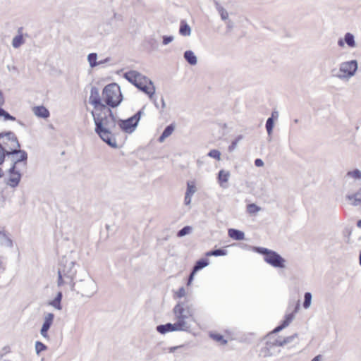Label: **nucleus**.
<instances>
[{"label": "nucleus", "mask_w": 361, "mask_h": 361, "mask_svg": "<svg viewBox=\"0 0 361 361\" xmlns=\"http://www.w3.org/2000/svg\"><path fill=\"white\" fill-rule=\"evenodd\" d=\"M93 116L95 133L108 145L117 148L118 145L113 132L116 128L117 118L113 114L111 109L102 105V109L91 112Z\"/></svg>", "instance_id": "1"}, {"label": "nucleus", "mask_w": 361, "mask_h": 361, "mask_svg": "<svg viewBox=\"0 0 361 361\" xmlns=\"http://www.w3.org/2000/svg\"><path fill=\"white\" fill-rule=\"evenodd\" d=\"M79 267L80 265L75 262L66 257H63L59 262L58 267V286L68 284L71 286V290H75V283L73 280L77 273V269Z\"/></svg>", "instance_id": "2"}, {"label": "nucleus", "mask_w": 361, "mask_h": 361, "mask_svg": "<svg viewBox=\"0 0 361 361\" xmlns=\"http://www.w3.org/2000/svg\"><path fill=\"white\" fill-rule=\"evenodd\" d=\"M294 318V312L286 314L285 319L282 322L281 324L276 326L270 334L267 335L269 340L266 342L265 345L260 349V356H262L263 357H268L280 353V350H276V347L271 342V338L274 334L279 333L286 327L288 326Z\"/></svg>", "instance_id": "3"}, {"label": "nucleus", "mask_w": 361, "mask_h": 361, "mask_svg": "<svg viewBox=\"0 0 361 361\" xmlns=\"http://www.w3.org/2000/svg\"><path fill=\"white\" fill-rule=\"evenodd\" d=\"M75 283V291L82 297L91 298L97 292V283L87 272L84 273L82 279Z\"/></svg>", "instance_id": "4"}, {"label": "nucleus", "mask_w": 361, "mask_h": 361, "mask_svg": "<svg viewBox=\"0 0 361 361\" xmlns=\"http://www.w3.org/2000/svg\"><path fill=\"white\" fill-rule=\"evenodd\" d=\"M102 98L106 106L117 107L123 100L120 87L116 83L106 85L102 91Z\"/></svg>", "instance_id": "5"}, {"label": "nucleus", "mask_w": 361, "mask_h": 361, "mask_svg": "<svg viewBox=\"0 0 361 361\" xmlns=\"http://www.w3.org/2000/svg\"><path fill=\"white\" fill-rule=\"evenodd\" d=\"M358 68V63L356 60L342 62L339 65V69L336 73V69L331 71L332 76L337 78L343 81H348L350 78L353 77Z\"/></svg>", "instance_id": "6"}, {"label": "nucleus", "mask_w": 361, "mask_h": 361, "mask_svg": "<svg viewBox=\"0 0 361 361\" xmlns=\"http://www.w3.org/2000/svg\"><path fill=\"white\" fill-rule=\"evenodd\" d=\"M254 250L264 255V261L276 268H284L286 260L279 253L262 247H255Z\"/></svg>", "instance_id": "7"}, {"label": "nucleus", "mask_w": 361, "mask_h": 361, "mask_svg": "<svg viewBox=\"0 0 361 361\" xmlns=\"http://www.w3.org/2000/svg\"><path fill=\"white\" fill-rule=\"evenodd\" d=\"M20 145L15 133L11 131L0 133V148L8 154L9 152H16L17 148H20Z\"/></svg>", "instance_id": "8"}, {"label": "nucleus", "mask_w": 361, "mask_h": 361, "mask_svg": "<svg viewBox=\"0 0 361 361\" xmlns=\"http://www.w3.org/2000/svg\"><path fill=\"white\" fill-rule=\"evenodd\" d=\"M145 108V106L139 110L135 115L126 120L117 118V124L119 128L125 133H133L135 130L141 116L144 114Z\"/></svg>", "instance_id": "9"}, {"label": "nucleus", "mask_w": 361, "mask_h": 361, "mask_svg": "<svg viewBox=\"0 0 361 361\" xmlns=\"http://www.w3.org/2000/svg\"><path fill=\"white\" fill-rule=\"evenodd\" d=\"M176 319L188 322V319L192 317L193 310L192 306L186 302H178L173 309Z\"/></svg>", "instance_id": "10"}, {"label": "nucleus", "mask_w": 361, "mask_h": 361, "mask_svg": "<svg viewBox=\"0 0 361 361\" xmlns=\"http://www.w3.org/2000/svg\"><path fill=\"white\" fill-rule=\"evenodd\" d=\"M16 152L12 150L6 154V156L11 157V171L17 169L18 166L21 164L25 168L27 166V153L25 150L20 149V148H17Z\"/></svg>", "instance_id": "11"}, {"label": "nucleus", "mask_w": 361, "mask_h": 361, "mask_svg": "<svg viewBox=\"0 0 361 361\" xmlns=\"http://www.w3.org/2000/svg\"><path fill=\"white\" fill-rule=\"evenodd\" d=\"M89 102L94 106L96 111L102 109V106L104 105L102 103L99 89L94 86L91 87Z\"/></svg>", "instance_id": "12"}, {"label": "nucleus", "mask_w": 361, "mask_h": 361, "mask_svg": "<svg viewBox=\"0 0 361 361\" xmlns=\"http://www.w3.org/2000/svg\"><path fill=\"white\" fill-rule=\"evenodd\" d=\"M54 314L53 313H47L44 316V322L40 330V334L44 338H48V331L53 324Z\"/></svg>", "instance_id": "13"}, {"label": "nucleus", "mask_w": 361, "mask_h": 361, "mask_svg": "<svg viewBox=\"0 0 361 361\" xmlns=\"http://www.w3.org/2000/svg\"><path fill=\"white\" fill-rule=\"evenodd\" d=\"M8 173L10 174L9 178L6 181V184L11 188H16L18 185L20 178L21 174L19 171L14 169L11 171V167L8 170Z\"/></svg>", "instance_id": "14"}, {"label": "nucleus", "mask_w": 361, "mask_h": 361, "mask_svg": "<svg viewBox=\"0 0 361 361\" xmlns=\"http://www.w3.org/2000/svg\"><path fill=\"white\" fill-rule=\"evenodd\" d=\"M124 78L135 86L139 80H145V76L136 71H130L124 73Z\"/></svg>", "instance_id": "15"}, {"label": "nucleus", "mask_w": 361, "mask_h": 361, "mask_svg": "<svg viewBox=\"0 0 361 361\" xmlns=\"http://www.w3.org/2000/svg\"><path fill=\"white\" fill-rule=\"evenodd\" d=\"M171 331H189L191 327L188 322H183L176 319L174 324H171Z\"/></svg>", "instance_id": "16"}, {"label": "nucleus", "mask_w": 361, "mask_h": 361, "mask_svg": "<svg viewBox=\"0 0 361 361\" xmlns=\"http://www.w3.org/2000/svg\"><path fill=\"white\" fill-rule=\"evenodd\" d=\"M346 199L351 201L353 206H358L361 204V187L355 193L347 195Z\"/></svg>", "instance_id": "17"}, {"label": "nucleus", "mask_w": 361, "mask_h": 361, "mask_svg": "<svg viewBox=\"0 0 361 361\" xmlns=\"http://www.w3.org/2000/svg\"><path fill=\"white\" fill-rule=\"evenodd\" d=\"M23 27H20L18 30V35L15 36L12 40V46L15 49L19 48L25 43L23 36L22 35Z\"/></svg>", "instance_id": "18"}, {"label": "nucleus", "mask_w": 361, "mask_h": 361, "mask_svg": "<svg viewBox=\"0 0 361 361\" xmlns=\"http://www.w3.org/2000/svg\"><path fill=\"white\" fill-rule=\"evenodd\" d=\"M97 54L96 53L89 54L87 56V61L90 63V67L94 68L99 64L104 63L109 61V58L105 59L104 61H97Z\"/></svg>", "instance_id": "19"}, {"label": "nucleus", "mask_w": 361, "mask_h": 361, "mask_svg": "<svg viewBox=\"0 0 361 361\" xmlns=\"http://www.w3.org/2000/svg\"><path fill=\"white\" fill-rule=\"evenodd\" d=\"M34 114L42 118H47L49 116V111L44 106H38L33 108Z\"/></svg>", "instance_id": "20"}, {"label": "nucleus", "mask_w": 361, "mask_h": 361, "mask_svg": "<svg viewBox=\"0 0 361 361\" xmlns=\"http://www.w3.org/2000/svg\"><path fill=\"white\" fill-rule=\"evenodd\" d=\"M228 234L230 238L236 240H242L245 238V233L238 229L229 228Z\"/></svg>", "instance_id": "21"}, {"label": "nucleus", "mask_w": 361, "mask_h": 361, "mask_svg": "<svg viewBox=\"0 0 361 361\" xmlns=\"http://www.w3.org/2000/svg\"><path fill=\"white\" fill-rule=\"evenodd\" d=\"M185 60L191 66H195L197 63V59L194 52L191 50H187L183 54Z\"/></svg>", "instance_id": "22"}, {"label": "nucleus", "mask_w": 361, "mask_h": 361, "mask_svg": "<svg viewBox=\"0 0 361 361\" xmlns=\"http://www.w3.org/2000/svg\"><path fill=\"white\" fill-rule=\"evenodd\" d=\"M174 129H175V126L173 124H170V125L167 126L165 128V129L164 130V131L161 133V135H160V137H159V139H158L159 142H163L166 140V138L169 137L173 133V132L174 131Z\"/></svg>", "instance_id": "23"}, {"label": "nucleus", "mask_w": 361, "mask_h": 361, "mask_svg": "<svg viewBox=\"0 0 361 361\" xmlns=\"http://www.w3.org/2000/svg\"><path fill=\"white\" fill-rule=\"evenodd\" d=\"M179 33L182 36H190L191 35V27L185 21L181 20L180 23Z\"/></svg>", "instance_id": "24"}, {"label": "nucleus", "mask_w": 361, "mask_h": 361, "mask_svg": "<svg viewBox=\"0 0 361 361\" xmlns=\"http://www.w3.org/2000/svg\"><path fill=\"white\" fill-rule=\"evenodd\" d=\"M0 245L6 247H12L13 246L11 239L2 231H0Z\"/></svg>", "instance_id": "25"}, {"label": "nucleus", "mask_w": 361, "mask_h": 361, "mask_svg": "<svg viewBox=\"0 0 361 361\" xmlns=\"http://www.w3.org/2000/svg\"><path fill=\"white\" fill-rule=\"evenodd\" d=\"M140 90L147 94L151 100L153 99V95L155 92V87L153 84L152 86H150L149 83H146L142 86Z\"/></svg>", "instance_id": "26"}, {"label": "nucleus", "mask_w": 361, "mask_h": 361, "mask_svg": "<svg viewBox=\"0 0 361 361\" xmlns=\"http://www.w3.org/2000/svg\"><path fill=\"white\" fill-rule=\"evenodd\" d=\"M209 264V261L206 258H202L199 260H197L194 265L192 269L194 270V272H197L203 268L206 267Z\"/></svg>", "instance_id": "27"}, {"label": "nucleus", "mask_w": 361, "mask_h": 361, "mask_svg": "<svg viewBox=\"0 0 361 361\" xmlns=\"http://www.w3.org/2000/svg\"><path fill=\"white\" fill-rule=\"evenodd\" d=\"M230 177V172L225 170H221L219 171L218 173V180L221 185V186L223 187L224 183H227L228 180V178Z\"/></svg>", "instance_id": "28"}, {"label": "nucleus", "mask_w": 361, "mask_h": 361, "mask_svg": "<svg viewBox=\"0 0 361 361\" xmlns=\"http://www.w3.org/2000/svg\"><path fill=\"white\" fill-rule=\"evenodd\" d=\"M215 6L221 20L224 21L228 20V13L227 11L217 2L215 3Z\"/></svg>", "instance_id": "29"}, {"label": "nucleus", "mask_w": 361, "mask_h": 361, "mask_svg": "<svg viewBox=\"0 0 361 361\" xmlns=\"http://www.w3.org/2000/svg\"><path fill=\"white\" fill-rule=\"evenodd\" d=\"M345 43L350 48L356 47L354 35L350 32H347L344 36Z\"/></svg>", "instance_id": "30"}, {"label": "nucleus", "mask_w": 361, "mask_h": 361, "mask_svg": "<svg viewBox=\"0 0 361 361\" xmlns=\"http://www.w3.org/2000/svg\"><path fill=\"white\" fill-rule=\"evenodd\" d=\"M227 255V250L224 248H219L216 250H212L206 253V256L210 257V256H225Z\"/></svg>", "instance_id": "31"}, {"label": "nucleus", "mask_w": 361, "mask_h": 361, "mask_svg": "<svg viewBox=\"0 0 361 361\" xmlns=\"http://www.w3.org/2000/svg\"><path fill=\"white\" fill-rule=\"evenodd\" d=\"M345 178H353L355 180H361V171L355 169L353 171H349L345 174Z\"/></svg>", "instance_id": "32"}, {"label": "nucleus", "mask_w": 361, "mask_h": 361, "mask_svg": "<svg viewBox=\"0 0 361 361\" xmlns=\"http://www.w3.org/2000/svg\"><path fill=\"white\" fill-rule=\"evenodd\" d=\"M171 323H167L166 324H160L157 326V331L161 334H165L171 331Z\"/></svg>", "instance_id": "33"}, {"label": "nucleus", "mask_w": 361, "mask_h": 361, "mask_svg": "<svg viewBox=\"0 0 361 361\" xmlns=\"http://www.w3.org/2000/svg\"><path fill=\"white\" fill-rule=\"evenodd\" d=\"M62 299V293L59 292L54 300L50 302V305L56 308L57 310H61V301Z\"/></svg>", "instance_id": "34"}, {"label": "nucleus", "mask_w": 361, "mask_h": 361, "mask_svg": "<svg viewBox=\"0 0 361 361\" xmlns=\"http://www.w3.org/2000/svg\"><path fill=\"white\" fill-rule=\"evenodd\" d=\"M274 126V121H273V118H268L266 122V130L267 132V134L269 137H271L272 133H273V128Z\"/></svg>", "instance_id": "35"}, {"label": "nucleus", "mask_w": 361, "mask_h": 361, "mask_svg": "<svg viewBox=\"0 0 361 361\" xmlns=\"http://www.w3.org/2000/svg\"><path fill=\"white\" fill-rule=\"evenodd\" d=\"M197 191L195 183L194 181H188L187 183V189L185 194L192 196Z\"/></svg>", "instance_id": "36"}, {"label": "nucleus", "mask_w": 361, "mask_h": 361, "mask_svg": "<svg viewBox=\"0 0 361 361\" xmlns=\"http://www.w3.org/2000/svg\"><path fill=\"white\" fill-rule=\"evenodd\" d=\"M312 294L310 292H306L304 295V302H303V307L305 309H308L312 302Z\"/></svg>", "instance_id": "37"}, {"label": "nucleus", "mask_w": 361, "mask_h": 361, "mask_svg": "<svg viewBox=\"0 0 361 361\" xmlns=\"http://www.w3.org/2000/svg\"><path fill=\"white\" fill-rule=\"evenodd\" d=\"M192 231V228L190 226H184L183 228L179 230L177 233V236L179 238L183 237L188 234H190Z\"/></svg>", "instance_id": "38"}, {"label": "nucleus", "mask_w": 361, "mask_h": 361, "mask_svg": "<svg viewBox=\"0 0 361 361\" xmlns=\"http://www.w3.org/2000/svg\"><path fill=\"white\" fill-rule=\"evenodd\" d=\"M0 116H3L4 121H16V118L0 106Z\"/></svg>", "instance_id": "39"}, {"label": "nucleus", "mask_w": 361, "mask_h": 361, "mask_svg": "<svg viewBox=\"0 0 361 361\" xmlns=\"http://www.w3.org/2000/svg\"><path fill=\"white\" fill-rule=\"evenodd\" d=\"M243 139V135H238L233 141H232L231 144L228 147V151L230 152H233L237 146L238 142Z\"/></svg>", "instance_id": "40"}, {"label": "nucleus", "mask_w": 361, "mask_h": 361, "mask_svg": "<svg viewBox=\"0 0 361 361\" xmlns=\"http://www.w3.org/2000/svg\"><path fill=\"white\" fill-rule=\"evenodd\" d=\"M261 210V207H258L255 204H249L247 206V211L250 214H256Z\"/></svg>", "instance_id": "41"}, {"label": "nucleus", "mask_w": 361, "mask_h": 361, "mask_svg": "<svg viewBox=\"0 0 361 361\" xmlns=\"http://www.w3.org/2000/svg\"><path fill=\"white\" fill-rule=\"evenodd\" d=\"M35 351L37 355H39L41 352L47 350V347L43 343L40 341L35 342Z\"/></svg>", "instance_id": "42"}, {"label": "nucleus", "mask_w": 361, "mask_h": 361, "mask_svg": "<svg viewBox=\"0 0 361 361\" xmlns=\"http://www.w3.org/2000/svg\"><path fill=\"white\" fill-rule=\"evenodd\" d=\"M210 336L216 341L220 342L221 344H226L227 341L224 338L223 336L218 334H212Z\"/></svg>", "instance_id": "43"}, {"label": "nucleus", "mask_w": 361, "mask_h": 361, "mask_svg": "<svg viewBox=\"0 0 361 361\" xmlns=\"http://www.w3.org/2000/svg\"><path fill=\"white\" fill-rule=\"evenodd\" d=\"M297 337H298V334H294L292 336H287V337L283 338V342L282 343H279V345L280 346H283V345H286L288 343H290Z\"/></svg>", "instance_id": "44"}, {"label": "nucleus", "mask_w": 361, "mask_h": 361, "mask_svg": "<svg viewBox=\"0 0 361 361\" xmlns=\"http://www.w3.org/2000/svg\"><path fill=\"white\" fill-rule=\"evenodd\" d=\"M146 83H149L150 86H152V81L145 76V80L143 79L139 80V82L137 84H135V87L140 90L142 87V86H143V85H145Z\"/></svg>", "instance_id": "45"}, {"label": "nucleus", "mask_w": 361, "mask_h": 361, "mask_svg": "<svg viewBox=\"0 0 361 361\" xmlns=\"http://www.w3.org/2000/svg\"><path fill=\"white\" fill-rule=\"evenodd\" d=\"M208 156L219 161L221 160V152L217 149L210 150L208 153Z\"/></svg>", "instance_id": "46"}, {"label": "nucleus", "mask_w": 361, "mask_h": 361, "mask_svg": "<svg viewBox=\"0 0 361 361\" xmlns=\"http://www.w3.org/2000/svg\"><path fill=\"white\" fill-rule=\"evenodd\" d=\"M162 39H163L162 44L167 45L173 41L174 37L172 35H170V36L164 35V36H162Z\"/></svg>", "instance_id": "47"}, {"label": "nucleus", "mask_w": 361, "mask_h": 361, "mask_svg": "<svg viewBox=\"0 0 361 361\" xmlns=\"http://www.w3.org/2000/svg\"><path fill=\"white\" fill-rule=\"evenodd\" d=\"M148 44L150 45L151 48L153 50L157 49L158 43H157V39L154 37H150L148 40Z\"/></svg>", "instance_id": "48"}, {"label": "nucleus", "mask_w": 361, "mask_h": 361, "mask_svg": "<svg viewBox=\"0 0 361 361\" xmlns=\"http://www.w3.org/2000/svg\"><path fill=\"white\" fill-rule=\"evenodd\" d=\"M185 294L186 292L184 287L180 288L179 290L176 292V296L179 298L184 297Z\"/></svg>", "instance_id": "49"}, {"label": "nucleus", "mask_w": 361, "mask_h": 361, "mask_svg": "<svg viewBox=\"0 0 361 361\" xmlns=\"http://www.w3.org/2000/svg\"><path fill=\"white\" fill-rule=\"evenodd\" d=\"M226 22V29H227V31L229 32L231 31L233 27H234V23L233 21H231V20H227L225 21Z\"/></svg>", "instance_id": "50"}, {"label": "nucleus", "mask_w": 361, "mask_h": 361, "mask_svg": "<svg viewBox=\"0 0 361 361\" xmlns=\"http://www.w3.org/2000/svg\"><path fill=\"white\" fill-rule=\"evenodd\" d=\"M192 196L185 194L184 198V203L185 205H189L191 203Z\"/></svg>", "instance_id": "51"}, {"label": "nucleus", "mask_w": 361, "mask_h": 361, "mask_svg": "<svg viewBox=\"0 0 361 361\" xmlns=\"http://www.w3.org/2000/svg\"><path fill=\"white\" fill-rule=\"evenodd\" d=\"M255 165L257 167H262L264 166V161L261 159H256L255 160Z\"/></svg>", "instance_id": "52"}, {"label": "nucleus", "mask_w": 361, "mask_h": 361, "mask_svg": "<svg viewBox=\"0 0 361 361\" xmlns=\"http://www.w3.org/2000/svg\"><path fill=\"white\" fill-rule=\"evenodd\" d=\"M271 342L275 345L276 347H277V346H280L279 343H282L283 339H281L280 338H274V339L271 340Z\"/></svg>", "instance_id": "53"}, {"label": "nucleus", "mask_w": 361, "mask_h": 361, "mask_svg": "<svg viewBox=\"0 0 361 361\" xmlns=\"http://www.w3.org/2000/svg\"><path fill=\"white\" fill-rule=\"evenodd\" d=\"M6 156L5 152L0 148V164L4 162Z\"/></svg>", "instance_id": "54"}, {"label": "nucleus", "mask_w": 361, "mask_h": 361, "mask_svg": "<svg viewBox=\"0 0 361 361\" xmlns=\"http://www.w3.org/2000/svg\"><path fill=\"white\" fill-rule=\"evenodd\" d=\"M269 118H273V121H274L275 119H278L279 112L277 111H273L271 113V116Z\"/></svg>", "instance_id": "55"}, {"label": "nucleus", "mask_w": 361, "mask_h": 361, "mask_svg": "<svg viewBox=\"0 0 361 361\" xmlns=\"http://www.w3.org/2000/svg\"><path fill=\"white\" fill-rule=\"evenodd\" d=\"M196 272H194V270L192 269V272L190 273V276H189V279H188V285H190V283L192 282V279H193V277H194V275L195 274Z\"/></svg>", "instance_id": "56"}, {"label": "nucleus", "mask_w": 361, "mask_h": 361, "mask_svg": "<svg viewBox=\"0 0 361 361\" xmlns=\"http://www.w3.org/2000/svg\"><path fill=\"white\" fill-rule=\"evenodd\" d=\"M345 44L344 38L343 39H339L338 41V45L341 47H343Z\"/></svg>", "instance_id": "57"}, {"label": "nucleus", "mask_w": 361, "mask_h": 361, "mask_svg": "<svg viewBox=\"0 0 361 361\" xmlns=\"http://www.w3.org/2000/svg\"><path fill=\"white\" fill-rule=\"evenodd\" d=\"M322 356L321 355H318L315 356L311 361H322Z\"/></svg>", "instance_id": "58"}, {"label": "nucleus", "mask_w": 361, "mask_h": 361, "mask_svg": "<svg viewBox=\"0 0 361 361\" xmlns=\"http://www.w3.org/2000/svg\"><path fill=\"white\" fill-rule=\"evenodd\" d=\"M114 18L118 20H122V16L121 15H118L116 13H114Z\"/></svg>", "instance_id": "59"}, {"label": "nucleus", "mask_w": 361, "mask_h": 361, "mask_svg": "<svg viewBox=\"0 0 361 361\" xmlns=\"http://www.w3.org/2000/svg\"><path fill=\"white\" fill-rule=\"evenodd\" d=\"M178 348H180V346L171 347V348L169 349V352H170V353H173V352H175V350H176V349H178Z\"/></svg>", "instance_id": "60"}, {"label": "nucleus", "mask_w": 361, "mask_h": 361, "mask_svg": "<svg viewBox=\"0 0 361 361\" xmlns=\"http://www.w3.org/2000/svg\"><path fill=\"white\" fill-rule=\"evenodd\" d=\"M161 109H164L166 107V103H165L163 97H161Z\"/></svg>", "instance_id": "61"}, {"label": "nucleus", "mask_w": 361, "mask_h": 361, "mask_svg": "<svg viewBox=\"0 0 361 361\" xmlns=\"http://www.w3.org/2000/svg\"><path fill=\"white\" fill-rule=\"evenodd\" d=\"M152 101H153L154 104V105H155V106L158 109L159 106V104H158V102H157V100L153 97V99H152Z\"/></svg>", "instance_id": "62"}, {"label": "nucleus", "mask_w": 361, "mask_h": 361, "mask_svg": "<svg viewBox=\"0 0 361 361\" xmlns=\"http://www.w3.org/2000/svg\"><path fill=\"white\" fill-rule=\"evenodd\" d=\"M357 226L361 228V219L357 221Z\"/></svg>", "instance_id": "63"}, {"label": "nucleus", "mask_w": 361, "mask_h": 361, "mask_svg": "<svg viewBox=\"0 0 361 361\" xmlns=\"http://www.w3.org/2000/svg\"><path fill=\"white\" fill-rule=\"evenodd\" d=\"M359 260H360V264L361 266V252L360 253Z\"/></svg>", "instance_id": "64"}]
</instances>
